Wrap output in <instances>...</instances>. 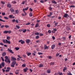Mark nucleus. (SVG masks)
Here are the masks:
<instances>
[{"instance_id": "obj_1", "label": "nucleus", "mask_w": 75, "mask_h": 75, "mask_svg": "<svg viewBox=\"0 0 75 75\" xmlns=\"http://www.w3.org/2000/svg\"><path fill=\"white\" fill-rule=\"evenodd\" d=\"M5 61L6 62H7V63H8V62H9V63H10V60L9 59H8V57L6 56L5 57Z\"/></svg>"}, {"instance_id": "obj_2", "label": "nucleus", "mask_w": 75, "mask_h": 75, "mask_svg": "<svg viewBox=\"0 0 75 75\" xmlns=\"http://www.w3.org/2000/svg\"><path fill=\"white\" fill-rule=\"evenodd\" d=\"M28 7H27L26 8H25V9L23 8V11L25 13V15H26H26H27V13H26V12H25V10H28Z\"/></svg>"}, {"instance_id": "obj_3", "label": "nucleus", "mask_w": 75, "mask_h": 75, "mask_svg": "<svg viewBox=\"0 0 75 75\" xmlns=\"http://www.w3.org/2000/svg\"><path fill=\"white\" fill-rule=\"evenodd\" d=\"M16 62L14 61L12 62V64H11V67H14V65L16 64Z\"/></svg>"}, {"instance_id": "obj_4", "label": "nucleus", "mask_w": 75, "mask_h": 75, "mask_svg": "<svg viewBox=\"0 0 75 75\" xmlns=\"http://www.w3.org/2000/svg\"><path fill=\"white\" fill-rule=\"evenodd\" d=\"M69 16V15H68V14L67 13L65 14L64 15L63 17H65V18H68Z\"/></svg>"}, {"instance_id": "obj_5", "label": "nucleus", "mask_w": 75, "mask_h": 75, "mask_svg": "<svg viewBox=\"0 0 75 75\" xmlns=\"http://www.w3.org/2000/svg\"><path fill=\"white\" fill-rule=\"evenodd\" d=\"M66 30L67 31H69L71 30V28H70L69 26H67Z\"/></svg>"}, {"instance_id": "obj_6", "label": "nucleus", "mask_w": 75, "mask_h": 75, "mask_svg": "<svg viewBox=\"0 0 75 75\" xmlns=\"http://www.w3.org/2000/svg\"><path fill=\"white\" fill-rule=\"evenodd\" d=\"M55 47V45H52L51 47V48L52 50H53V49Z\"/></svg>"}, {"instance_id": "obj_7", "label": "nucleus", "mask_w": 75, "mask_h": 75, "mask_svg": "<svg viewBox=\"0 0 75 75\" xmlns=\"http://www.w3.org/2000/svg\"><path fill=\"white\" fill-rule=\"evenodd\" d=\"M8 51H9V52H10L11 53H12V54H14V52H13V51H12V50L11 49H8Z\"/></svg>"}, {"instance_id": "obj_8", "label": "nucleus", "mask_w": 75, "mask_h": 75, "mask_svg": "<svg viewBox=\"0 0 75 75\" xmlns=\"http://www.w3.org/2000/svg\"><path fill=\"white\" fill-rule=\"evenodd\" d=\"M15 17L14 16H13V15H10L9 16V18H14Z\"/></svg>"}, {"instance_id": "obj_9", "label": "nucleus", "mask_w": 75, "mask_h": 75, "mask_svg": "<svg viewBox=\"0 0 75 75\" xmlns=\"http://www.w3.org/2000/svg\"><path fill=\"white\" fill-rule=\"evenodd\" d=\"M52 15V13L50 12L49 14V15H47V17H51V16Z\"/></svg>"}, {"instance_id": "obj_10", "label": "nucleus", "mask_w": 75, "mask_h": 75, "mask_svg": "<svg viewBox=\"0 0 75 75\" xmlns=\"http://www.w3.org/2000/svg\"><path fill=\"white\" fill-rule=\"evenodd\" d=\"M30 42V40L26 39V43L28 44Z\"/></svg>"}, {"instance_id": "obj_11", "label": "nucleus", "mask_w": 75, "mask_h": 75, "mask_svg": "<svg viewBox=\"0 0 75 75\" xmlns=\"http://www.w3.org/2000/svg\"><path fill=\"white\" fill-rule=\"evenodd\" d=\"M11 58L13 60V61H16L17 60L16 58H14V57H12Z\"/></svg>"}, {"instance_id": "obj_12", "label": "nucleus", "mask_w": 75, "mask_h": 75, "mask_svg": "<svg viewBox=\"0 0 75 75\" xmlns=\"http://www.w3.org/2000/svg\"><path fill=\"white\" fill-rule=\"evenodd\" d=\"M15 73L16 75H17L18 74H19V72H18V70H16V71H15Z\"/></svg>"}, {"instance_id": "obj_13", "label": "nucleus", "mask_w": 75, "mask_h": 75, "mask_svg": "<svg viewBox=\"0 0 75 75\" xmlns=\"http://www.w3.org/2000/svg\"><path fill=\"white\" fill-rule=\"evenodd\" d=\"M28 68H26L25 69H23V70L24 72H27L28 70Z\"/></svg>"}, {"instance_id": "obj_14", "label": "nucleus", "mask_w": 75, "mask_h": 75, "mask_svg": "<svg viewBox=\"0 0 75 75\" xmlns=\"http://www.w3.org/2000/svg\"><path fill=\"white\" fill-rule=\"evenodd\" d=\"M44 50H47V49H48V46H46V45H45V46L44 47Z\"/></svg>"}, {"instance_id": "obj_15", "label": "nucleus", "mask_w": 75, "mask_h": 75, "mask_svg": "<svg viewBox=\"0 0 75 75\" xmlns=\"http://www.w3.org/2000/svg\"><path fill=\"white\" fill-rule=\"evenodd\" d=\"M55 64V63L54 62H51L50 63V65H52L53 66Z\"/></svg>"}, {"instance_id": "obj_16", "label": "nucleus", "mask_w": 75, "mask_h": 75, "mask_svg": "<svg viewBox=\"0 0 75 75\" xmlns=\"http://www.w3.org/2000/svg\"><path fill=\"white\" fill-rule=\"evenodd\" d=\"M6 42L8 44H11L10 42L7 39L6 40Z\"/></svg>"}, {"instance_id": "obj_17", "label": "nucleus", "mask_w": 75, "mask_h": 75, "mask_svg": "<svg viewBox=\"0 0 75 75\" xmlns=\"http://www.w3.org/2000/svg\"><path fill=\"white\" fill-rule=\"evenodd\" d=\"M1 65L2 66V67H4V62H2L1 64Z\"/></svg>"}, {"instance_id": "obj_18", "label": "nucleus", "mask_w": 75, "mask_h": 75, "mask_svg": "<svg viewBox=\"0 0 75 75\" xmlns=\"http://www.w3.org/2000/svg\"><path fill=\"white\" fill-rule=\"evenodd\" d=\"M39 26V24H38V23H36V25H35V28H37V27H38Z\"/></svg>"}, {"instance_id": "obj_19", "label": "nucleus", "mask_w": 75, "mask_h": 75, "mask_svg": "<svg viewBox=\"0 0 75 75\" xmlns=\"http://www.w3.org/2000/svg\"><path fill=\"white\" fill-rule=\"evenodd\" d=\"M52 3H54V4H57V2L55 1V0H53L52 1Z\"/></svg>"}, {"instance_id": "obj_20", "label": "nucleus", "mask_w": 75, "mask_h": 75, "mask_svg": "<svg viewBox=\"0 0 75 75\" xmlns=\"http://www.w3.org/2000/svg\"><path fill=\"white\" fill-rule=\"evenodd\" d=\"M6 55V52H4L3 53L2 55L3 57H4V56H5V55Z\"/></svg>"}, {"instance_id": "obj_21", "label": "nucleus", "mask_w": 75, "mask_h": 75, "mask_svg": "<svg viewBox=\"0 0 75 75\" xmlns=\"http://www.w3.org/2000/svg\"><path fill=\"white\" fill-rule=\"evenodd\" d=\"M10 11H11V12H14V9H13V8H11L10 9Z\"/></svg>"}, {"instance_id": "obj_22", "label": "nucleus", "mask_w": 75, "mask_h": 75, "mask_svg": "<svg viewBox=\"0 0 75 75\" xmlns=\"http://www.w3.org/2000/svg\"><path fill=\"white\" fill-rule=\"evenodd\" d=\"M8 32V31H5L4 32V34H7Z\"/></svg>"}, {"instance_id": "obj_23", "label": "nucleus", "mask_w": 75, "mask_h": 75, "mask_svg": "<svg viewBox=\"0 0 75 75\" xmlns=\"http://www.w3.org/2000/svg\"><path fill=\"white\" fill-rule=\"evenodd\" d=\"M29 16L30 17H32L33 16V13L31 12L29 13Z\"/></svg>"}, {"instance_id": "obj_24", "label": "nucleus", "mask_w": 75, "mask_h": 75, "mask_svg": "<svg viewBox=\"0 0 75 75\" xmlns=\"http://www.w3.org/2000/svg\"><path fill=\"white\" fill-rule=\"evenodd\" d=\"M27 31V30L25 29H23V33H25Z\"/></svg>"}, {"instance_id": "obj_25", "label": "nucleus", "mask_w": 75, "mask_h": 75, "mask_svg": "<svg viewBox=\"0 0 75 75\" xmlns=\"http://www.w3.org/2000/svg\"><path fill=\"white\" fill-rule=\"evenodd\" d=\"M67 67H64L63 69V72H65V71H66V70L67 69Z\"/></svg>"}, {"instance_id": "obj_26", "label": "nucleus", "mask_w": 75, "mask_h": 75, "mask_svg": "<svg viewBox=\"0 0 75 75\" xmlns=\"http://www.w3.org/2000/svg\"><path fill=\"white\" fill-rule=\"evenodd\" d=\"M9 8H10V7H11V5L10 4H9L7 6Z\"/></svg>"}, {"instance_id": "obj_27", "label": "nucleus", "mask_w": 75, "mask_h": 75, "mask_svg": "<svg viewBox=\"0 0 75 75\" xmlns=\"http://www.w3.org/2000/svg\"><path fill=\"white\" fill-rule=\"evenodd\" d=\"M22 67H26V65L25 64H23L22 65Z\"/></svg>"}, {"instance_id": "obj_28", "label": "nucleus", "mask_w": 75, "mask_h": 75, "mask_svg": "<svg viewBox=\"0 0 75 75\" xmlns=\"http://www.w3.org/2000/svg\"><path fill=\"white\" fill-rule=\"evenodd\" d=\"M12 3H13V4H16V3H17V2H16V1H12Z\"/></svg>"}, {"instance_id": "obj_29", "label": "nucleus", "mask_w": 75, "mask_h": 75, "mask_svg": "<svg viewBox=\"0 0 75 75\" xmlns=\"http://www.w3.org/2000/svg\"><path fill=\"white\" fill-rule=\"evenodd\" d=\"M0 21H2V22H5V21L3 20V19L0 18Z\"/></svg>"}, {"instance_id": "obj_30", "label": "nucleus", "mask_w": 75, "mask_h": 75, "mask_svg": "<svg viewBox=\"0 0 75 75\" xmlns=\"http://www.w3.org/2000/svg\"><path fill=\"white\" fill-rule=\"evenodd\" d=\"M44 65L43 64H40L39 66V67H42Z\"/></svg>"}, {"instance_id": "obj_31", "label": "nucleus", "mask_w": 75, "mask_h": 75, "mask_svg": "<svg viewBox=\"0 0 75 75\" xmlns=\"http://www.w3.org/2000/svg\"><path fill=\"white\" fill-rule=\"evenodd\" d=\"M40 38V37L39 36H37L35 37L36 39H37V40L38 39H39V38Z\"/></svg>"}, {"instance_id": "obj_32", "label": "nucleus", "mask_w": 75, "mask_h": 75, "mask_svg": "<svg viewBox=\"0 0 75 75\" xmlns=\"http://www.w3.org/2000/svg\"><path fill=\"white\" fill-rule=\"evenodd\" d=\"M59 55V53H57L56 54V56L57 57H58V56Z\"/></svg>"}, {"instance_id": "obj_33", "label": "nucleus", "mask_w": 75, "mask_h": 75, "mask_svg": "<svg viewBox=\"0 0 75 75\" xmlns=\"http://www.w3.org/2000/svg\"><path fill=\"white\" fill-rule=\"evenodd\" d=\"M35 35H40V33H35Z\"/></svg>"}, {"instance_id": "obj_34", "label": "nucleus", "mask_w": 75, "mask_h": 75, "mask_svg": "<svg viewBox=\"0 0 75 75\" xmlns=\"http://www.w3.org/2000/svg\"><path fill=\"white\" fill-rule=\"evenodd\" d=\"M51 26V25L50 24H48L47 25V27H48V28H50V27Z\"/></svg>"}, {"instance_id": "obj_35", "label": "nucleus", "mask_w": 75, "mask_h": 75, "mask_svg": "<svg viewBox=\"0 0 75 75\" xmlns=\"http://www.w3.org/2000/svg\"><path fill=\"white\" fill-rule=\"evenodd\" d=\"M31 55V53H28L27 55L28 56H30V55Z\"/></svg>"}, {"instance_id": "obj_36", "label": "nucleus", "mask_w": 75, "mask_h": 75, "mask_svg": "<svg viewBox=\"0 0 75 75\" xmlns=\"http://www.w3.org/2000/svg\"><path fill=\"white\" fill-rule=\"evenodd\" d=\"M21 44H24V43H25V41H23L22 40V41L21 42Z\"/></svg>"}, {"instance_id": "obj_37", "label": "nucleus", "mask_w": 75, "mask_h": 75, "mask_svg": "<svg viewBox=\"0 0 75 75\" xmlns=\"http://www.w3.org/2000/svg\"><path fill=\"white\" fill-rule=\"evenodd\" d=\"M47 73L48 74H50V73H51V71H50V70H47Z\"/></svg>"}, {"instance_id": "obj_38", "label": "nucleus", "mask_w": 75, "mask_h": 75, "mask_svg": "<svg viewBox=\"0 0 75 75\" xmlns=\"http://www.w3.org/2000/svg\"><path fill=\"white\" fill-rule=\"evenodd\" d=\"M7 39L8 40H10V37H9V36H7Z\"/></svg>"}, {"instance_id": "obj_39", "label": "nucleus", "mask_w": 75, "mask_h": 75, "mask_svg": "<svg viewBox=\"0 0 75 75\" xmlns=\"http://www.w3.org/2000/svg\"><path fill=\"white\" fill-rule=\"evenodd\" d=\"M5 27L6 28H9V26L7 25H5Z\"/></svg>"}, {"instance_id": "obj_40", "label": "nucleus", "mask_w": 75, "mask_h": 75, "mask_svg": "<svg viewBox=\"0 0 75 75\" xmlns=\"http://www.w3.org/2000/svg\"><path fill=\"white\" fill-rule=\"evenodd\" d=\"M4 18L6 20H8V18H7V17L4 16Z\"/></svg>"}, {"instance_id": "obj_41", "label": "nucleus", "mask_w": 75, "mask_h": 75, "mask_svg": "<svg viewBox=\"0 0 75 75\" xmlns=\"http://www.w3.org/2000/svg\"><path fill=\"white\" fill-rule=\"evenodd\" d=\"M59 75H63V74H62V73L61 72H59Z\"/></svg>"}, {"instance_id": "obj_42", "label": "nucleus", "mask_w": 75, "mask_h": 75, "mask_svg": "<svg viewBox=\"0 0 75 75\" xmlns=\"http://www.w3.org/2000/svg\"><path fill=\"white\" fill-rule=\"evenodd\" d=\"M62 38L64 41H65V39H66V38L65 37H62Z\"/></svg>"}, {"instance_id": "obj_43", "label": "nucleus", "mask_w": 75, "mask_h": 75, "mask_svg": "<svg viewBox=\"0 0 75 75\" xmlns=\"http://www.w3.org/2000/svg\"><path fill=\"white\" fill-rule=\"evenodd\" d=\"M15 49H16V50L18 51V50H19V49H20V48L19 47H16Z\"/></svg>"}, {"instance_id": "obj_44", "label": "nucleus", "mask_w": 75, "mask_h": 75, "mask_svg": "<svg viewBox=\"0 0 75 75\" xmlns=\"http://www.w3.org/2000/svg\"><path fill=\"white\" fill-rule=\"evenodd\" d=\"M38 54H39V55H41V54H43V53L42 52L40 53V52H38Z\"/></svg>"}, {"instance_id": "obj_45", "label": "nucleus", "mask_w": 75, "mask_h": 75, "mask_svg": "<svg viewBox=\"0 0 75 75\" xmlns=\"http://www.w3.org/2000/svg\"><path fill=\"white\" fill-rule=\"evenodd\" d=\"M2 16H5V15H6V13H4L2 12Z\"/></svg>"}, {"instance_id": "obj_46", "label": "nucleus", "mask_w": 75, "mask_h": 75, "mask_svg": "<svg viewBox=\"0 0 75 75\" xmlns=\"http://www.w3.org/2000/svg\"><path fill=\"white\" fill-rule=\"evenodd\" d=\"M48 58L49 59H52V57L51 56H49L48 57Z\"/></svg>"}, {"instance_id": "obj_47", "label": "nucleus", "mask_w": 75, "mask_h": 75, "mask_svg": "<svg viewBox=\"0 0 75 75\" xmlns=\"http://www.w3.org/2000/svg\"><path fill=\"white\" fill-rule=\"evenodd\" d=\"M16 14H18V10H16Z\"/></svg>"}, {"instance_id": "obj_48", "label": "nucleus", "mask_w": 75, "mask_h": 75, "mask_svg": "<svg viewBox=\"0 0 75 75\" xmlns=\"http://www.w3.org/2000/svg\"><path fill=\"white\" fill-rule=\"evenodd\" d=\"M16 27L18 29H19V28H20V26H19L18 25H16Z\"/></svg>"}, {"instance_id": "obj_49", "label": "nucleus", "mask_w": 75, "mask_h": 75, "mask_svg": "<svg viewBox=\"0 0 75 75\" xmlns=\"http://www.w3.org/2000/svg\"><path fill=\"white\" fill-rule=\"evenodd\" d=\"M1 59L2 61H4V59H3V58L2 57H1Z\"/></svg>"}, {"instance_id": "obj_50", "label": "nucleus", "mask_w": 75, "mask_h": 75, "mask_svg": "<svg viewBox=\"0 0 75 75\" xmlns=\"http://www.w3.org/2000/svg\"><path fill=\"white\" fill-rule=\"evenodd\" d=\"M43 34L40 33V36H43Z\"/></svg>"}, {"instance_id": "obj_51", "label": "nucleus", "mask_w": 75, "mask_h": 75, "mask_svg": "<svg viewBox=\"0 0 75 75\" xmlns=\"http://www.w3.org/2000/svg\"><path fill=\"white\" fill-rule=\"evenodd\" d=\"M3 41L4 42V43H7V42L6 41V40H3Z\"/></svg>"}, {"instance_id": "obj_52", "label": "nucleus", "mask_w": 75, "mask_h": 75, "mask_svg": "<svg viewBox=\"0 0 75 75\" xmlns=\"http://www.w3.org/2000/svg\"><path fill=\"white\" fill-rule=\"evenodd\" d=\"M7 69H8V70H9V71H10V68L9 67H7Z\"/></svg>"}, {"instance_id": "obj_53", "label": "nucleus", "mask_w": 75, "mask_h": 75, "mask_svg": "<svg viewBox=\"0 0 75 75\" xmlns=\"http://www.w3.org/2000/svg\"><path fill=\"white\" fill-rule=\"evenodd\" d=\"M8 34H11V30L8 31Z\"/></svg>"}, {"instance_id": "obj_54", "label": "nucleus", "mask_w": 75, "mask_h": 75, "mask_svg": "<svg viewBox=\"0 0 75 75\" xmlns=\"http://www.w3.org/2000/svg\"><path fill=\"white\" fill-rule=\"evenodd\" d=\"M25 1H23V2H22L21 3L22 4H25Z\"/></svg>"}, {"instance_id": "obj_55", "label": "nucleus", "mask_w": 75, "mask_h": 75, "mask_svg": "<svg viewBox=\"0 0 75 75\" xmlns=\"http://www.w3.org/2000/svg\"><path fill=\"white\" fill-rule=\"evenodd\" d=\"M15 21L16 23H18V21L17 20H16Z\"/></svg>"}, {"instance_id": "obj_56", "label": "nucleus", "mask_w": 75, "mask_h": 75, "mask_svg": "<svg viewBox=\"0 0 75 75\" xmlns=\"http://www.w3.org/2000/svg\"><path fill=\"white\" fill-rule=\"evenodd\" d=\"M70 7H73V8H75V6H71Z\"/></svg>"}, {"instance_id": "obj_57", "label": "nucleus", "mask_w": 75, "mask_h": 75, "mask_svg": "<svg viewBox=\"0 0 75 75\" xmlns=\"http://www.w3.org/2000/svg\"><path fill=\"white\" fill-rule=\"evenodd\" d=\"M2 71H3V72H4L6 71V70H4V69H2Z\"/></svg>"}, {"instance_id": "obj_58", "label": "nucleus", "mask_w": 75, "mask_h": 75, "mask_svg": "<svg viewBox=\"0 0 75 75\" xmlns=\"http://www.w3.org/2000/svg\"><path fill=\"white\" fill-rule=\"evenodd\" d=\"M53 30L55 31H57V30L56 29V28H54V29H53Z\"/></svg>"}, {"instance_id": "obj_59", "label": "nucleus", "mask_w": 75, "mask_h": 75, "mask_svg": "<svg viewBox=\"0 0 75 75\" xmlns=\"http://www.w3.org/2000/svg\"><path fill=\"white\" fill-rule=\"evenodd\" d=\"M52 33H55V31H54V30L52 31Z\"/></svg>"}, {"instance_id": "obj_60", "label": "nucleus", "mask_w": 75, "mask_h": 75, "mask_svg": "<svg viewBox=\"0 0 75 75\" xmlns=\"http://www.w3.org/2000/svg\"><path fill=\"white\" fill-rule=\"evenodd\" d=\"M30 23H27L26 24V25H30Z\"/></svg>"}, {"instance_id": "obj_61", "label": "nucleus", "mask_w": 75, "mask_h": 75, "mask_svg": "<svg viewBox=\"0 0 75 75\" xmlns=\"http://www.w3.org/2000/svg\"><path fill=\"white\" fill-rule=\"evenodd\" d=\"M52 38H53V40H55V38L54 36H52Z\"/></svg>"}, {"instance_id": "obj_62", "label": "nucleus", "mask_w": 75, "mask_h": 75, "mask_svg": "<svg viewBox=\"0 0 75 75\" xmlns=\"http://www.w3.org/2000/svg\"><path fill=\"white\" fill-rule=\"evenodd\" d=\"M15 21H16L15 19L12 20V22H15Z\"/></svg>"}, {"instance_id": "obj_63", "label": "nucleus", "mask_w": 75, "mask_h": 75, "mask_svg": "<svg viewBox=\"0 0 75 75\" xmlns=\"http://www.w3.org/2000/svg\"><path fill=\"white\" fill-rule=\"evenodd\" d=\"M73 24L74 25H75V21H74L73 22Z\"/></svg>"}, {"instance_id": "obj_64", "label": "nucleus", "mask_w": 75, "mask_h": 75, "mask_svg": "<svg viewBox=\"0 0 75 75\" xmlns=\"http://www.w3.org/2000/svg\"><path fill=\"white\" fill-rule=\"evenodd\" d=\"M29 10H30V11H33V9H31V8H30L29 9Z\"/></svg>"}]
</instances>
